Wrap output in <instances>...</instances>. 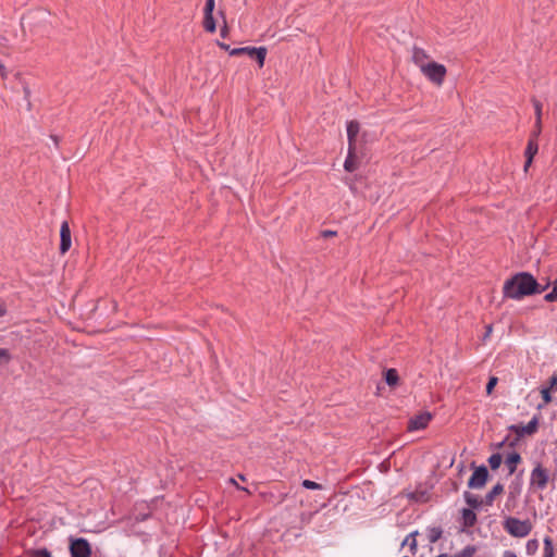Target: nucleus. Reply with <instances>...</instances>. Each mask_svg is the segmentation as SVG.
Masks as SVG:
<instances>
[{
    "mask_svg": "<svg viewBox=\"0 0 557 557\" xmlns=\"http://www.w3.org/2000/svg\"><path fill=\"white\" fill-rule=\"evenodd\" d=\"M531 482L540 488H544L548 482V473L542 466H537L532 470Z\"/></svg>",
    "mask_w": 557,
    "mask_h": 557,
    "instance_id": "nucleus-9",
    "label": "nucleus"
},
{
    "mask_svg": "<svg viewBox=\"0 0 557 557\" xmlns=\"http://www.w3.org/2000/svg\"><path fill=\"white\" fill-rule=\"evenodd\" d=\"M466 499H467V503L473 507H476L479 505L478 499L469 494L466 495Z\"/></svg>",
    "mask_w": 557,
    "mask_h": 557,
    "instance_id": "nucleus-33",
    "label": "nucleus"
},
{
    "mask_svg": "<svg viewBox=\"0 0 557 557\" xmlns=\"http://www.w3.org/2000/svg\"><path fill=\"white\" fill-rule=\"evenodd\" d=\"M521 460V457L519 454L517 453H512L510 454L507 458H506V466L508 467L509 469V473H513L515 470H516V467L517 465L520 462Z\"/></svg>",
    "mask_w": 557,
    "mask_h": 557,
    "instance_id": "nucleus-16",
    "label": "nucleus"
},
{
    "mask_svg": "<svg viewBox=\"0 0 557 557\" xmlns=\"http://www.w3.org/2000/svg\"><path fill=\"white\" fill-rule=\"evenodd\" d=\"M503 557H518L512 550H505Z\"/></svg>",
    "mask_w": 557,
    "mask_h": 557,
    "instance_id": "nucleus-37",
    "label": "nucleus"
},
{
    "mask_svg": "<svg viewBox=\"0 0 557 557\" xmlns=\"http://www.w3.org/2000/svg\"><path fill=\"white\" fill-rule=\"evenodd\" d=\"M504 529L515 537H525L530 534L532 524L529 520H519L510 517L506 519Z\"/></svg>",
    "mask_w": 557,
    "mask_h": 557,
    "instance_id": "nucleus-2",
    "label": "nucleus"
},
{
    "mask_svg": "<svg viewBox=\"0 0 557 557\" xmlns=\"http://www.w3.org/2000/svg\"><path fill=\"white\" fill-rule=\"evenodd\" d=\"M537 150H539L537 140L534 139V138H530L529 141H528V146H527L525 152H524L525 159H527L525 160V164H524V170L525 171L531 165L534 156L537 153Z\"/></svg>",
    "mask_w": 557,
    "mask_h": 557,
    "instance_id": "nucleus-11",
    "label": "nucleus"
},
{
    "mask_svg": "<svg viewBox=\"0 0 557 557\" xmlns=\"http://www.w3.org/2000/svg\"><path fill=\"white\" fill-rule=\"evenodd\" d=\"M245 53L249 55L252 59H256L259 63V66L262 67L264 64L265 55H267V48L260 47H244V48H235L231 51V55H238Z\"/></svg>",
    "mask_w": 557,
    "mask_h": 557,
    "instance_id": "nucleus-4",
    "label": "nucleus"
},
{
    "mask_svg": "<svg viewBox=\"0 0 557 557\" xmlns=\"http://www.w3.org/2000/svg\"><path fill=\"white\" fill-rule=\"evenodd\" d=\"M11 361V354L5 348H0V366L8 364Z\"/></svg>",
    "mask_w": 557,
    "mask_h": 557,
    "instance_id": "nucleus-23",
    "label": "nucleus"
},
{
    "mask_svg": "<svg viewBox=\"0 0 557 557\" xmlns=\"http://www.w3.org/2000/svg\"><path fill=\"white\" fill-rule=\"evenodd\" d=\"M421 72L432 83L441 86L446 75V67L443 64L431 61Z\"/></svg>",
    "mask_w": 557,
    "mask_h": 557,
    "instance_id": "nucleus-3",
    "label": "nucleus"
},
{
    "mask_svg": "<svg viewBox=\"0 0 557 557\" xmlns=\"http://www.w3.org/2000/svg\"><path fill=\"white\" fill-rule=\"evenodd\" d=\"M432 420V414L430 412H422L412 417L408 422V431H419L423 430L428 426L430 421Z\"/></svg>",
    "mask_w": 557,
    "mask_h": 557,
    "instance_id": "nucleus-6",
    "label": "nucleus"
},
{
    "mask_svg": "<svg viewBox=\"0 0 557 557\" xmlns=\"http://www.w3.org/2000/svg\"><path fill=\"white\" fill-rule=\"evenodd\" d=\"M491 333H492V325L488 324V325H486V332H485V336L484 337L485 338L488 337L491 335Z\"/></svg>",
    "mask_w": 557,
    "mask_h": 557,
    "instance_id": "nucleus-39",
    "label": "nucleus"
},
{
    "mask_svg": "<svg viewBox=\"0 0 557 557\" xmlns=\"http://www.w3.org/2000/svg\"><path fill=\"white\" fill-rule=\"evenodd\" d=\"M344 168L348 172H354L358 168V160L356 156V147H348V156L345 160Z\"/></svg>",
    "mask_w": 557,
    "mask_h": 557,
    "instance_id": "nucleus-12",
    "label": "nucleus"
},
{
    "mask_svg": "<svg viewBox=\"0 0 557 557\" xmlns=\"http://www.w3.org/2000/svg\"><path fill=\"white\" fill-rule=\"evenodd\" d=\"M503 492V486L500 484L495 485L488 494V500H492L495 496Z\"/></svg>",
    "mask_w": 557,
    "mask_h": 557,
    "instance_id": "nucleus-29",
    "label": "nucleus"
},
{
    "mask_svg": "<svg viewBox=\"0 0 557 557\" xmlns=\"http://www.w3.org/2000/svg\"><path fill=\"white\" fill-rule=\"evenodd\" d=\"M543 557H554L553 541L549 537L544 539V552Z\"/></svg>",
    "mask_w": 557,
    "mask_h": 557,
    "instance_id": "nucleus-20",
    "label": "nucleus"
},
{
    "mask_svg": "<svg viewBox=\"0 0 557 557\" xmlns=\"http://www.w3.org/2000/svg\"><path fill=\"white\" fill-rule=\"evenodd\" d=\"M462 522L465 527H472L476 522V515L473 510L465 508L462 510Z\"/></svg>",
    "mask_w": 557,
    "mask_h": 557,
    "instance_id": "nucleus-15",
    "label": "nucleus"
},
{
    "mask_svg": "<svg viewBox=\"0 0 557 557\" xmlns=\"http://www.w3.org/2000/svg\"><path fill=\"white\" fill-rule=\"evenodd\" d=\"M541 292L536 280L527 272L518 273L507 280L503 287L504 296L516 300Z\"/></svg>",
    "mask_w": 557,
    "mask_h": 557,
    "instance_id": "nucleus-1",
    "label": "nucleus"
},
{
    "mask_svg": "<svg viewBox=\"0 0 557 557\" xmlns=\"http://www.w3.org/2000/svg\"><path fill=\"white\" fill-rule=\"evenodd\" d=\"M385 381L389 386H395L398 382V373L395 369H388L385 372Z\"/></svg>",
    "mask_w": 557,
    "mask_h": 557,
    "instance_id": "nucleus-19",
    "label": "nucleus"
},
{
    "mask_svg": "<svg viewBox=\"0 0 557 557\" xmlns=\"http://www.w3.org/2000/svg\"><path fill=\"white\" fill-rule=\"evenodd\" d=\"M412 61L417 66H419L421 71L428 65V63L431 62L426 52L423 49L417 47H414L412 50Z\"/></svg>",
    "mask_w": 557,
    "mask_h": 557,
    "instance_id": "nucleus-10",
    "label": "nucleus"
},
{
    "mask_svg": "<svg viewBox=\"0 0 557 557\" xmlns=\"http://www.w3.org/2000/svg\"><path fill=\"white\" fill-rule=\"evenodd\" d=\"M203 27L209 33H214L216 29L215 21L213 18V14L203 16Z\"/></svg>",
    "mask_w": 557,
    "mask_h": 557,
    "instance_id": "nucleus-18",
    "label": "nucleus"
},
{
    "mask_svg": "<svg viewBox=\"0 0 557 557\" xmlns=\"http://www.w3.org/2000/svg\"><path fill=\"white\" fill-rule=\"evenodd\" d=\"M450 557H463V556H462V554H461V552H460V553L455 554L454 556H450Z\"/></svg>",
    "mask_w": 557,
    "mask_h": 557,
    "instance_id": "nucleus-40",
    "label": "nucleus"
},
{
    "mask_svg": "<svg viewBox=\"0 0 557 557\" xmlns=\"http://www.w3.org/2000/svg\"><path fill=\"white\" fill-rule=\"evenodd\" d=\"M72 245L71 230L67 221H63L60 227V252L66 253Z\"/></svg>",
    "mask_w": 557,
    "mask_h": 557,
    "instance_id": "nucleus-8",
    "label": "nucleus"
},
{
    "mask_svg": "<svg viewBox=\"0 0 557 557\" xmlns=\"http://www.w3.org/2000/svg\"><path fill=\"white\" fill-rule=\"evenodd\" d=\"M7 312L5 306L0 301V317L4 315Z\"/></svg>",
    "mask_w": 557,
    "mask_h": 557,
    "instance_id": "nucleus-38",
    "label": "nucleus"
},
{
    "mask_svg": "<svg viewBox=\"0 0 557 557\" xmlns=\"http://www.w3.org/2000/svg\"><path fill=\"white\" fill-rule=\"evenodd\" d=\"M301 484L305 488H308V490H320L321 488V485L319 483L313 482L311 480H304Z\"/></svg>",
    "mask_w": 557,
    "mask_h": 557,
    "instance_id": "nucleus-27",
    "label": "nucleus"
},
{
    "mask_svg": "<svg viewBox=\"0 0 557 557\" xmlns=\"http://www.w3.org/2000/svg\"><path fill=\"white\" fill-rule=\"evenodd\" d=\"M413 536H414V534H413V533H412V534H410L409 536H407L403 544H404V545H405V544H407V543H408V541H409V539H410V537H412V541H410V546H411V548H412V549H414V548H416V546H417V543H416V539H414Z\"/></svg>",
    "mask_w": 557,
    "mask_h": 557,
    "instance_id": "nucleus-34",
    "label": "nucleus"
},
{
    "mask_svg": "<svg viewBox=\"0 0 557 557\" xmlns=\"http://www.w3.org/2000/svg\"><path fill=\"white\" fill-rule=\"evenodd\" d=\"M360 126L356 121H350L347 124V137H348V147H356L355 141L356 137L359 133Z\"/></svg>",
    "mask_w": 557,
    "mask_h": 557,
    "instance_id": "nucleus-14",
    "label": "nucleus"
},
{
    "mask_svg": "<svg viewBox=\"0 0 557 557\" xmlns=\"http://www.w3.org/2000/svg\"><path fill=\"white\" fill-rule=\"evenodd\" d=\"M541 132H542V121L541 122H536L535 121V127H534V131H533V133L531 135V138L536 139L537 136L541 134Z\"/></svg>",
    "mask_w": 557,
    "mask_h": 557,
    "instance_id": "nucleus-30",
    "label": "nucleus"
},
{
    "mask_svg": "<svg viewBox=\"0 0 557 557\" xmlns=\"http://www.w3.org/2000/svg\"><path fill=\"white\" fill-rule=\"evenodd\" d=\"M215 8V0H206L203 13L205 15L213 14Z\"/></svg>",
    "mask_w": 557,
    "mask_h": 557,
    "instance_id": "nucleus-25",
    "label": "nucleus"
},
{
    "mask_svg": "<svg viewBox=\"0 0 557 557\" xmlns=\"http://www.w3.org/2000/svg\"><path fill=\"white\" fill-rule=\"evenodd\" d=\"M70 553L72 557H90L91 547L87 540L75 539L71 540Z\"/></svg>",
    "mask_w": 557,
    "mask_h": 557,
    "instance_id": "nucleus-5",
    "label": "nucleus"
},
{
    "mask_svg": "<svg viewBox=\"0 0 557 557\" xmlns=\"http://www.w3.org/2000/svg\"><path fill=\"white\" fill-rule=\"evenodd\" d=\"M532 103H533L534 111H535V120H536V122H541L542 121V103L536 99H533Z\"/></svg>",
    "mask_w": 557,
    "mask_h": 557,
    "instance_id": "nucleus-24",
    "label": "nucleus"
},
{
    "mask_svg": "<svg viewBox=\"0 0 557 557\" xmlns=\"http://www.w3.org/2000/svg\"><path fill=\"white\" fill-rule=\"evenodd\" d=\"M502 461H503V458L500 456V454H493L490 458H488V465L490 467L493 469V470H496L499 468V466L502 465Z\"/></svg>",
    "mask_w": 557,
    "mask_h": 557,
    "instance_id": "nucleus-21",
    "label": "nucleus"
},
{
    "mask_svg": "<svg viewBox=\"0 0 557 557\" xmlns=\"http://www.w3.org/2000/svg\"><path fill=\"white\" fill-rule=\"evenodd\" d=\"M548 388L552 389L553 392L557 391V375H553L549 379V386H548Z\"/></svg>",
    "mask_w": 557,
    "mask_h": 557,
    "instance_id": "nucleus-32",
    "label": "nucleus"
},
{
    "mask_svg": "<svg viewBox=\"0 0 557 557\" xmlns=\"http://www.w3.org/2000/svg\"><path fill=\"white\" fill-rule=\"evenodd\" d=\"M441 536V531L440 530H433L432 531V534H431V542L434 543L436 542Z\"/></svg>",
    "mask_w": 557,
    "mask_h": 557,
    "instance_id": "nucleus-35",
    "label": "nucleus"
},
{
    "mask_svg": "<svg viewBox=\"0 0 557 557\" xmlns=\"http://www.w3.org/2000/svg\"><path fill=\"white\" fill-rule=\"evenodd\" d=\"M336 235V232L335 231H330V230H326V231H323L322 232V236L323 237H333Z\"/></svg>",
    "mask_w": 557,
    "mask_h": 557,
    "instance_id": "nucleus-36",
    "label": "nucleus"
},
{
    "mask_svg": "<svg viewBox=\"0 0 557 557\" xmlns=\"http://www.w3.org/2000/svg\"><path fill=\"white\" fill-rule=\"evenodd\" d=\"M487 475H488V472L484 466L476 468L469 479V482H468L469 487H471V488L483 487L487 480Z\"/></svg>",
    "mask_w": 557,
    "mask_h": 557,
    "instance_id": "nucleus-7",
    "label": "nucleus"
},
{
    "mask_svg": "<svg viewBox=\"0 0 557 557\" xmlns=\"http://www.w3.org/2000/svg\"><path fill=\"white\" fill-rule=\"evenodd\" d=\"M544 299L548 302L557 301V278L553 284V289L550 293L546 294Z\"/></svg>",
    "mask_w": 557,
    "mask_h": 557,
    "instance_id": "nucleus-22",
    "label": "nucleus"
},
{
    "mask_svg": "<svg viewBox=\"0 0 557 557\" xmlns=\"http://www.w3.org/2000/svg\"><path fill=\"white\" fill-rule=\"evenodd\" d=\"M553 391L549 389L548 387H544L541 389V395H542V398L544 400V405H547L552 401V396H550V393Z\"/></svg>",
    "mask_w": 557,
    "mask_h": 557,
    "instance_id": "nucleus-26",
    "label": "nucleus"
},
{
    "mask_svg": "<svg viewBox=\"0 0 557 557\" xmlns=\"http://www.w3.org/2000/svg\"><path fill=\"white\" fill-rule=\"evenodd\" d=\"M498 382V379L496 376H492L490 377L488 382H487V385H486V393L490 395L492 394L494 387L496 386Z\"/></svg>",
    "mask_w": 557,
    "mask_h": 557,
    "instance_id": "nucleus-28",
    "label": "nucleus"
},
{
    "mask_svg": "<svg viewBox=\"0 0 557 557\" xmlns=\"http://www.w3.org/2000/svg\"><path fill=\"white\" fill-rule=\"evenodd\" d=\"M475 552V548L472 546H467L463 550H461V554L463 557H471Z\"/></svg>",
    "mask_w": 557,
    "mask_h": 557,
    "instance_id": "nucleus-31",
    "label": "nucleus"
},
{
    "mask_svg": "<svg viewBox=\"0 0 557 557\" xmlns=\"http://www.w3.org/2000/svg\"><path fill=\"white\" fill-rule=\"evenodd\" d=\"M537 419L533 418L527 425L513 426L512 429L519 435H531L537 430Z\"/></svg>",
    "mask_w": 557,
    "mask_h": 557,
    "instance_id": "nucleus-13",
    "label": "nucleus"
},
{
    "mask_svg": "<svg viewBox=\"0 0 557 557\" xmlns=\"http://www.w3.org/2000/svg\"><path fill=\"white\" fill-rule=\"evenodd\" d=\"M27 557H53L47 548H32L25 552Z\"/></svg>",
    "mask_w": 557,
    "mask_h": 557,
    "instance_id": "nucleus-17",
    "label": "nucleus"
}]
</instances>
